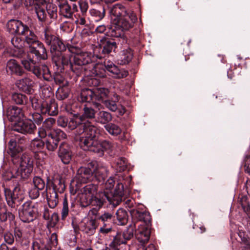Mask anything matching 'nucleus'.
<instances>
[{
    "instance_id": "obj_1",
    "label": "nucleus",
    "mask_w": 250,
    "mask_h": 250,
    "mask_svg": "<svg viewBox=\"0 0 250 250\" xmlns=\"http://www.w3.org/2000/svg\"><path fill=\"white\" fill-rule=\"evenodd\" d=\"M43 42L50 47L53 62L61 72L72 73L76 77L81 76L86 70V64L91 62L87 53L72 55L62 52L66 50V46L62 40L52 32L48 26L43 29Z\"/></svg>"
},
{
    "instance_id": "obj_2",
    "label": "nucleus",
    "mask_w": 250,
    "mask_h": 250,
    "mask_svg": "<svg viewBox=\"0 0 250 250\" xmlns=\"http://www.w3.org/2000/svg\"><path fill=\"white\" fill-rule=\"evenodd\" d=\"M82 114L73 115V124L78 125L77 133L79 135L88 136L99 133L98 127L90 120L96 118L95 110L86 105L83 108Z\"/></svg>"
},
{
    "instance_id": "obj_3",
    "label": "nucleus",
    "mask_w": 250,
    "mask_h": 250,
    "mask_svg": "<svg viewBox=\"0 0 250 250\" xmlns=\"http://www.w3.org/2000/svg\"><path fill=\"white\" fill-rule=\"evenodd\" d=\"M98 133L94 135H89L80 137L78 136L76 139L79 141L80 147L85 151H89L96 153L99 156H103L104 150L112 151L116 146L113 142L104 140L100 142L96 139Z\"/></svg>"
},
{
    "instance_id": "obj_4",
    "label": "nucleus",
    "mask_w": 250,
    "mask_h": 250,
    "mask_svg": "<svg viewBox=\"0 0 250 250\" xmlns=\"http://www.w3.org/2000/svg\"><path fill=\"white\" fill-rule=\"evenodd\" d=\"M22 36L25 37V42L29 45V52L34 54L38 60H45L47 53L44 44L38 40L33 31L28 27Z\"/></svg>"
},
{
    "instance_id": "obj_5",
    "label": "nucleus",
    "mask_w": 250,
    "mask_h": 250,
    "mask_svg": "<svg viewBox=\"0 0 250 250\" xmlns=\"http://www.w3.org/2000/svg\"><path fill=\"white\" fill-rule=\"evenodd\" d=\"M110 17L111 23L123 22V23H134L137 20L136 16L121 4H116L110 8Z\"/></svg>"
},
{
    "instance_id": "obj_6",
    "label": "nucleus",
    "mask_w": 250,
    "mask_h": 250,
    "mask_svg": "<svg viewBox=\"0 0 250 250\" xmlns=\"http://www.w3.org/2000/svg\"><path fill=\"white\" fill-rule=\"evenodd\" d=\"M21 63L26 70L32 72L38 78H43L45 81H50L52 79L50 71L46 65L42 64L39 66L35 65L36 62L31 58L22 60Z\"/></svg>"
},
{
    "instance_id": "obj_7",
    "label": "nucleus",
    "mask_w": 250,
    "mask_h": 250,
    "mask_svg": "<svg viewBox=\"0 0 250 250\" xmlns=\"http://www.w3.org/2000/svg\"><path fill=\"white\" fill-rule=\"evenodd\" d=\"M20 167L12 173V178L26 179L30 175L33 170V162L29 156L23 154L20 158Z\"/></svg>"
},
{
    "instance_id": "obj_8",
    "label": "nucleus",
    "mask_w": 250,
    "mask_h": 250,
    "mask_svg": "<svg viewBox=\"0 0 250 250\" xmlns=\"http://www.w3.org/2000/svg\"><path fill=\"white\" fill-rule=\"evenodd\" d=\"M38 214V205L31 201L25 202L19 209V215L23 222L30 223L33 221Z\"/></svg>"
},
{
    "instance_id": "obj_9",
    "label": "nucleus",
    "mask_w": 250,
    "mask_h": 250,
    "mask_svg": "<svg viewBox=\"0 0 250 250\" xmlns=\"http://www.w3.org/2000/svg\"><path fill=\"white\" fill-rule=\"evenodd\" d=\"M140 205H135V208L129 210L132 218V223L133 225L137 224L138 226H144L147 224H151V218L150 213L144 208L140 207Z\"/></svg>"
},
{
    "instance_id": "obj_10",
    "label": "nucleus",
    "mask_w": 250,
    "mask_h": 250,
    "mask_svg": "<svg viewBox=\"0 0 250 250\" xmlns=\"http://www.w3.org/2000/svg\"><path fill=\"white\" fill-rule=\"evenodd\" d=\"M4 193L8 205L14 209H16L24 198L22 191L18 186L15 187L13 191L5 189Z\"/></svg>"
},
{
    "instance_id": "obj_11",
    "label": "nucleus",
    "mask_w": 250,
    "mask_h": 250,
    "mask_svg": "<svg viewBox=\"0 0 250 250\" xmlns=\"http://www.w3.org/2000/svg\"><path fill=\"white\" fill-rule=\"evenodd\" d=\"M66 138L64 131L59 128L54 129L50 132L44 143L46 148L50 151H54L58 147L59 142Z\"/></svg>"
},
{
    "instance_id": "obj_12",
    "label": "nucleus",
    "mask_w": 250,
    "mask_h": 250,
    "mask_svg": "<svg viewBox=\"0 0 250 250\" xmlns=\"http://www.w3.org/2000/svg\"><path fill=\"white\" fill-rule=\"evenodd\" d=\"M133 25L132 23H127L126 24L123 22L111 23L108 27L107 34L108 36L114 38H121L124 36V31L128 30L132 28Z\"/></svg>"
},
{
    "instance_id": "obj_13",
    "label": "nucleus",
    "mask_w": 250,
    "mask_h": 250,
    "mask_svg": "<svg viewBox=\"0 0 250 250\" xmlns=\"http://www.w3.org/2000/svg\"><path fill=\"white\" fill-rule=\"evenodd\" d=\"M12 129L23 134L34 133L36 130L35 124L29 119L18 121L12 126Z\"/></svg>"
},
{
    "instance_id": "obj_14",
    "label": "nucleus",
    "mask_w": 250,
    "mask_h": 250,
    "mask_svg": "<svg viewBox=\"0 0 250 250\" xmlns=\"http://www.w3.org/2000/svg\"><path fill=\"white\" fill-rule=\"evenodd\" d=\"M73 228L75 232L81 230L88 235H92L95 232L97 227L96 221L93 219L86 220L82 221L78 226L72 222Z\"/></svg>"
},
{
    "instance_id": "obj_15",
    "label": "nucleus",
    "mask_w": 250,
    "mask_h": 250,
    "mask_svg": "<svg viewBox=\"0 0 250 250\" xmlns=\"http://www.w3.org/2000/svg\"><path fill=\"white\" fill-rule=\"evenodd\" d=\"M8 31L12 34L22 35L25 33L28 26L23 24L21 21L16 20H10L7 24Z\"/></svg>"
},
{
    "instance_id": "obj_16",
    "label": "nucleus",
    "mask_w": 250,
    "mask_h": 250,
    "mask_svg": "<svg viewBox=\"0 0 250 250\" xmlns=\"http://www.w3.org/2000/svg\"><path fill=\"white\" fill-rule=\"evenodd\" d=\"M58 155L64 164H68L72 157V152L70 146L65 142L61 143L59 146Z\"/></svg>"
},
{
    "instance_id": "obj_17",
    "label": "nucleus",
    "mask_w": 250,
    "mask_h": 250,
    "mask_svg": "<svg viewBox=\"0 0 250 250\" xmlns=\"http://www.w3.org/2000/svg\"><path fill=\"white\" fill-rule=\"evenodd\" d=\"M151 224H147L144 226H137L135 235L137 239L141 243H145L148 242L150 234Z\"/></svg>"
},
{
    "instance_id": "obj_18",
    "label": "nucleus",
    "mask_w": 250,
    "mask_h": 250,
    "mask_svg": "<svg viewBox=\"0 0 250 250\" xmlns=\"http://www.w3.org/2000/svg\"><path fill=\"white\" fill-rule=\"evenodd\" d=\"M73 116L70 118L69 120H68L67 117L64 116H60L57 118V124L58 126L64 128L66 127H68V129L70 130H73L76 129L75 131V140L76 141L78 142L79 141L76 139V138L78 136L80 137H83V135H79L77 133L78 125L73 124Z\"/></svg>"
},
{
    "instance_id": "obj_19",
    "label": "nucleus",
    "mask_w": 250,
    "mask_h": 250,
    "mask_svg": "<svg viewBox=\"0 0 250 250\" xmlns=\"http://www.w3.org/2000/svg\"><path fill=\"white\" fill-rule=\"evenodd\" d=\"M75 178L78 183H86L92 180L93 171L90 167H82L78 169Z\"/></svg>"
},
{
    "instance_id": "obj_20",
    "label": "nucleus",
    "mask_w": 250,
    "mask_h": 250,
    "mask_svg": "<svg viewBox=\"0 0 250 250\" xmlns=\"http://www.w3.org/2000/svg\"><path fill=\"white\" fill-rule=\"evenodd\" d=\"M41 112L42 114H47L49 116L56 115L58 113V105L55 100L48 99L44 100Z\"/></svg>"
},
{
    "instance_id": "obj_21",
    "label": "nucleus",
    "mask_w": 250,
    "mask_h": 250,
    "mask_svg": "<svg viewBox=\"0 0 250 250\" xmlns=\"http://www.w3.org/2000/svg\"><path fill=\"white\" fill-rule=\"evenodd\" d=\"M22 237V230L18 227L14 228V234L9 231H7L3 234L4 243L10 245L14 244L15 238L16 242H20Z\"/></svg>"
},
{
    "instance_id": "obj_22",
    "label": "nucleus",
    "mask_w": 250,
    "mask_h": 250,
    "mask_svg": "<svg viewBox=\"0 0 250 250\" xmlns=\"http://www.w3.org/2000/svg\"><path fill=\"white\" fill-rule=\"evenodd\" d=\"M104 67L109 72L113 74L115 78L121 79L126 77L128 73L124 69H119L112 62L107 61L104 62Z\"/></svg>"
},
{
    "instance_id": "obj_23",
    "label": "nucleus",
    "mask_w": 250,
    "mask_h": 250,
    "mask_svg": "<svg viewBox=\"0 0 250 250\" xmlns=\"http://www.w3.org/2000/svg\"><path fill=\"white\" fill-rule=\"evenodd\" d=\"M7 116L10 121L19 120L23 117H27L26 114L22 108L16 106H10L7 110Z\"/></svg>"
},
{
    "instance_id": "obj_24",
    "label": "nucleus",
    "mask_w": 250,
    "mask_h": 250,
    "mask_svg": "<svg viewBox=\"0 0 250 250\" xmlns=\"http://www.w3.org/2000/svg\"><path fill=\"white\" fill-rule=\"evenodd\" d=\"M8 147L7 152L13 158L12 161L13 163L15 164V161L17 158H19V154L22 151L23 147L21 146L17 145V142L13 139H11L9 141Z\"/></svg>"
},
{
    "instance_id": "obj_25",
    "label": "nucleus",
    "mask_w": 250,
    "mask_h": 250,
    "mask_svg": "<svg viewBox=\"0 0 250 250\" xmlns=\"http://www.w3.org/2000/svg\"><path fill=\"white\" fill-rule=\"evenodd\" d=\"M120 100V96L116 93H111L110 96L103 102L106 108L112 112H115L118 109L117 103Z\"/></svg>"
},
{
    "instance_id": "obj_26",
    "label": "nucleus",
    "mask_w": 250,
    "mask_h": 250,
    "mask_svg": "<svg viewBox=\"0 0 250 250\" xmlns=\"http://www.w3.org/2000/svg\"><path fill=\"white\" fill-rule=\"evenodd\" d=\"M102 53L104 55H108L115 52L117 48L116 42L113 39H105L102 41L100 44Z\"/></svg>"
},
{
    "instance_id": "obj_27",
    "label": "nucleus",
    "mask_w": 250,
    "mask_h": 250,
    "mask_svg": "<svg viewBox=\"0 0 250 250\" xmlns=\"http://www.w3.org/2000/svg\"><path fill=\"white\" fill-rule=\"evenodd\" d=\"M33 83L32 80L28 78H24L16 82L18 88L27 94H31L33 92Z\"/></svg>"
},
{
    "instance_id": "obj_28",
    "label": "nucleus",
    "mask_w": 250,
    "mask_h": 250,
    "mask_svg": "<svg viewBox=\"0 0 250 250\" xmlns=\"http://www.w3.org/2000/svg\"><path fill=\"white\" fill-rule=\"evenodd\" d=\"M7 71L12 75L19 76H22L24 72L20 64L14 59H11L7 62Z\"/></svg>"
},
{
    "instance_id": "obj_29",
    "label": "nucleus",
    "mask_w": 250,
    "mask_h": 250,
    "mask_svg": "<svg viewBox=\"0 0 250 250\" xmlns=\"http://www.w3.org/2000/svg\"><path fill=\"white\" fill-rule=\"evenodd\" d=\"M106 198V191L99 192L95 195L91 196V205L99 209L102 207L104 203L105 202Z\"/></svg>"
},
{
    "instance_id": "obj_30",
    "label": "nucleus",
    "mask_w": 250,
    "mask_h": 250,
    "mask_svg": "<svg viewBox=\"0 0 250 250\" xmlns=\"http://www.w3.org/2000/svg\"><path fill=\"white\" fill-rule=\"evenodd\" d=\"M45 191L49 207L52 208H55L59 202L58 193L56 192L55 190H51L50 188H47V187H46Z\"/></svg>"
},
{
    "instance_id": "obj_31",
    "label": "nucleus",
    "mask_w": 250,
    "mask_h": 250,
    "mask_svg": "<svg viewBox=\"0 0 250 250\" xmlns=\"http://www.w3.org/2000/svg\"><path fill=\"white\" fill-rule=\"evenodd\" d=\"M112 120L111 114L107 111L100 110L96 114L95 121L101 125H107Z\"/></svg>"
},
{
    "instance_id": "obj_32",
    "label": "nucleus",
    "mask_w": 250,
    "mask_h": 250,
    "mask_svg": "<svg viewBox=\"0 0 250 250\" xmlns=\"http://www.w3.org/2000/svg\"><path fill=\"white\" fill-rule=\"evenodd\" d=\"M108 170L107 168L105 166L101 165L98 166L96 167L95 172L94 173L95 177L99 182L104 183L107 177Z\"/></svg>"
},
{
    "instance_id": "obj_33",
    "label": "nucleus",
    "mask_w": 250,
    "mask_h": 250,
    "mask_svg": "<svg viewBox=\"0 0 250 250\" xmlns=\"http://www.w3.org/2000/svg\"><path fill=\"white\" fill-rule=\"evenodd\" d=\"M95 101H103L110 96L108 89L104 87H97L94 89Z\"/></svg>"
},
{
    "instance_id": "obj_34",
    "label": "nucleus",
    "mask_w": 250,
    "mask_h": 250,
    "mask_svg": "<svg viewBox=\"0 0 250 250\" xmlns=\"http://www.w3.org/2000/svg\"><path fill=\"white\" fill-rule=\"evenodd\" d=\"M70 206L67 198L65 197L63 199L62 208L61 211V217L62 220H65L68 216L69 212L73 210L75 207V204L73 202H70Z\"/></svg>"
},
{
    "instance_id": "obj_35",
    "label": "nucleus",
    "mask_w": 250,
    "mask_h": 250,
    "mask_svg": "<svg viewBox=\"0 0 250 250\" xmlns=\"http://www.w3.org/2000/svg\"><path fill=\"white\" fill-rule=\"evenodd\" d=\"M114 218L113 212L104 211L97 216V220L101 221L104 225L110 226L113 222Z\"/></svg>"
},
{
    "instance_id": "obj_36",
    "label": "nucleus",
    "mask_w": 250,
    "mask_h": 250,
    "mask_svg": "<svg viewBox=\"0 0 250 250\" xmlns=\"http://www.w3.org/2000/svg\"><path fill=\"white\" fill-rule=\"evenodd\" d=\"M94 89L91 90L88 88L83 89L80 93V98L83 102L90 103L95 101Z\"/></svg>"
},
{
    "instance_id": "obj_37",
    "label": "nucleus",
    "mask_w": 250,
    "mask_h": 250,
    "mask_svg": "<svg viewBox=\"0 0 250 250\" xmlns=\"http://www.w3.org/2000/svg\"><path fill=\"white\" fill-rule=\"evenodd\" d=\"M60 13L64 17L70 19L72 17L73 11L67 2L60 3L59 5Z\"/></svg>"
},
{
    "instance_id": "obj_38",
    "label": "nucleus",
    "mask_w": 250,
    "mask_h": 250,
    "mask_svg": "<svg viewBox=\"0 0 250 250\" xmlns=\"http://www.w3.org/2000/svg\"><path fill=\"white\" fill-rule=\"evenodd\" d=\"M30 146L32 150L34 153L39 152L43 154V149L45 146L44 140H42L40 139H34L32 141Z\"/></svg>"
},
{
    "instance_id": "obj_39",
    "label": "nucleus",
    "mask_w": 250,
    "mask_h": 250,
    "mask_svg": "<svg viewBox=\"0 0 250 250\" xmlns=\"http://www.w3.org/2000/svg\"><path fill=\"white\" fill-rule=\"evenodd\" d=\"M52 188L51 190H53L57 193H62L65 188V185L63 179L60 177L54 178L52 181Z\"/></svg>"
},
{
    "instance_id": "obj_40",
    "label": "nucleus",
    "mask_w": 250,
    "mask_h": 250,
    "mask_svg": "<svg viewBox=\"0 0 250 250\" xmlns=\"http://www.w3.org/2000/svg\"><path fill=\"white\" fill-rule=\"evenodd\" d=\"M106 200L114 207L118 206L122 201L123 196L117 195L112 192L109 193L107 191H106Z\"/></svg>"
},
{
    "instance_id": "obj_41",
    "label": "nucleus",
    "mask_w": 250,
    "mask_h": 250,
    "mask_svg": "<svg viewBox=\"0 0 250 250\" xmlns=\"http://www.w3.org/2000/svg\"><path fill=\"white\" fill-rule=\"evenodd\" d=\"M117 222L119 225H125L128 221V215L126 211L123 208H119L116 212Z\"/></svg>"
},
{
    "instance_id": "obj_42",
    "label": "nucleus",
    "mask_w": 250,
    "mask_h": 250,
    "mask_svg": "<svg viewBox=\"0 0 250 250\" xmlns=\"http://www.w3.org/2000/svg\"><path fill=\"white\" fill-rule=\"evenodd\" d=\"M89 13L96 21H98L105 16V9L103 7H101L99 9L93 8L89 10Z\"/></svg>"
},
{
    "instance_id": "obj_43",
    "label": "nucleus",
    "mask_w": 250,
    "mask_h": 250,
    "mask_svg": "<svg viewBox=\"0 0 250 250\" xmlns=\"http://www.w3.org/2000/svg\"><path fill=\"white\" fill-rule=\"evenodd\" d=\"M7 219L12 221L15 219V215L10 212H7L6 207L3 205L0 207V221L5 222Z\"/></svg>"
},
{
    "instance_id": "obj_44",
    "label": "nucleus",
    "mask_w": 250,
    "mask_h": 250,
    "mask_svg": "<svg viewBox=\"0 0 250 250\" xmlns=\"http://www.w3.org/2000/svg\"><path fill=\"white\" fill-rule=\"evenodd\" d=\"M70 89L68 86L63 85L58 88L56 92L57 98L59 100H63L68 97Z\"/></svg>"
},
{
    "instance_id": "obj_45",
    "label": "nucleus",
    "mask_w": 250,
    "mask_h": 250,
    "mask_svg": "<svg viewBox=\"0 0 250 250\" xmlns=\"http://www.w3.org/2000/svg\"><path fill=\"white\" fill-rule=\"evenodd\" d=\"M133 57V54L130 49L123 50L120 56V64H125L131 61Z\"/></svg>"
},
{
    "instance_id": "obj_46",
    "label": "nucleus",
    "mask_w": 250,
    "mask_h": 250,
    "mask_svg": "<svg viewBox=\"0 0 250 250\" xmlns=\"http://www.w3.org/2000/svg\"><path fill=\"white\" fill-rule=\"evenodd\" d=\"M11 100L17 104H25L28 101L27 97L21 93H14L12 95Z\"/></svg>"
},
{
    "instance_id": "obj_47",
    "label": "nucleus",
    "mask_w": 250,
    "mask_h": 250,
    "mask_svg": "<svg viewBox=\"0 0 250 250\" xmlns=\"http://www.w3.org/2000/svg\"><path fill=\"white\" fill-rule=\"evenodd\" d=\"M105 129L111 135L117 136L121 134L122 129L116 124L109 123L104 126Z\"/></svg>"
},
{
    "instance_id": "obj_48",
    "label": "nucleus",
    "mask_w": 250,
    "mask_h": 250,
    "mask_svg": "<svg viewBox=\"0 0 250 250\" xmlns=\"http://www.w3.org/2000/svg\"><path fill=\"white\" fill-rule=\"evenodd\" d=\"M47 12L50 19L55 20L58 18L57 7L52 3H48L46 6Z\"/></svg>"
},
{
    "instance_id": "obj_49",
    "label": "nucleus",
    "mask_w": 250,
    "mask_h": 250,
    "mask_svg": "<svg viewBox=\"0 0 250 250\" xmlns=\"http://www.w3.org/2000/svg\"><path fill=\"white\" fill-rule=\"evenodd\" d=\"M97 189V186L96 185L90 184L83 187L81 190V192L82 194L86 195L93 196Z\"/></svg>"
},
{
    "instance_id": "obj_50",
    "label": "nucleus",
    "mask_w": 250,
    "mask_h": 250,
    "mask_svg": "<svg viewBox=\"0 0 250 250\" xmlns=\"http://www.w3.org/2000/svg\"><path fill=\"white\" fill-rule=\"evenodd\" d=\"M137 226H135V224L133 225L131 224L125 230L122 234L124 236V238L127 241L130 240L133 236L134 231L136 230Z\"/></svg>"
},
{
    "instance_id": "obj_51",
    "label": "nucleus",
    "mask_w": 250,
    "mask_h": 250,
    "mask_svg": "<svg viewBox=\"0 0 250 250\" xmlns=\"http://www.w3.org/2000/svg\"><path fill=\"white\" fill-rule=\"evenodd\" d=\"M116 169L119 172L125 170L127 167V161L125 158H119L116 161Z\"/></svg>"
},
{
    "instance_id": "obj_52",
    "label": "nucleus",
    "mask_w": 250,
    "mask_h": 250,
    "mask_svg": "<svg viewBox=\"0 0 250 250\" xmlns=\"http://www.w3.org/2000/svg\"><path fill=\"white\" fill-rule=\"evenodd\" d=\"M30 101L33 108L37 111L41 112L44 100H40L34 96H30Z\"/></svg>"
},
{
    "instance_id": "obj_53",
    "label": "nucleus",
    "mask_w": 250,
    "mask_h": 250,
    "mask_svg": "<svg viewBox=\"0 0 250 250\" xmlns=\"http://www.w3.org/2000/svg\"><path fill=\"white\" fill-rule=\"evenodd\" d=\"M126 241L124 237V236L121 233H118L114 237L112 242L111 243L110 246L116 247L121 244H125Z\"/></svg>"
},
{
    "instance_id": "obj_54",
    "label": "nucleus",
    "mask_w": 250,
    "mask_h": 250,
    "mask_svg": "<svg viewBox=\"0 0 250 250\" xmlns=\"http://www.w3.org/2000/svg\"><path fill=\"white\" fill-rule=\"evenodd\" d=\"M36 13L39 21L42 22H45L46 18V14L43 7L35 6Z\"/></svg>"
},
{
    "instance_id": "obj_55",
    "label": "nucleus",
    "mask_w": 250,
    "mask_h": 250,
    "mask_svg": "<svg viewBox=\"0 0 250 250\" xmlns=\"http://www.w3.org/2000/svg\"><path fill=\"white\" fill-rule=\"evenodd\" d=\"M34 187L42 190L45 188V182L39 176H35L33 180Z\"/></svg>"
},
{
    "instance_id": "obj_56",
    "label": "nucleus",
    "mask_w": 250,
    "mask_h": 250,
    "mask_svg": "<svg viewBox=\"0 0 250 250\" xmlns=\"http://www.w3.org/2000/svg\"><path fill=\"white\" fill-rule=\"evenodd\" d=\"M29 116L31 117H29V119L34 123H36L37 125L41 124L43 121V117L41 114L38 112L30 113Z\"/></svg>"
},
{
    "instance_id": "obj_57",
    "label": "nucleus",
    "mask_w": 250,
    "mask_h": 250,
    "mask_svg": "<svg viewBox=\"0 0 250 250\" xmlns=\"http://www.w3.org/2000/svg\"><path fill=\"white\" fill-rule=\"evenodd\" d=\"M91 196H88L82 193L80 202L81 207L85 208L89 205H91Z\"/></svg>"
},
{
    "instance_id": "obj_58",
    "label": "nucleus",
    "mask_w": 250,
    "mask_h": 250,
    "mask_svg": "<svg viewBox=\"0 0 250 250\" xmlns=\"http://www.w3.org/2000/svg\"><path fill=\"white\" fill-rule=\"evenodd\" d=\"M41 89L42 92V95L44 98H50L53 95L51 87L48 85H43L41 86Z\"/></svg>"
},
{
    "instance_id": "obj_59",
    "label": "nucleus",
    "mask_w": 250,
    "mask_h": 250,
    "mask_svg": "<svg viewBox=\"0 0 250 250\" xmlns=\"http://www.w3.org/2000/svg\"><path fill=\"white\" fill-rule=\"evenodd\" d=\"M242 207L244 211L246 213L248 218L250 221V204L246 198H243L241 203Z\"/></svg>"
},
{
    "instance_id": "obj_60",
    "label": "nucleus",
    "mask_w": 250,
    "mask_h": 250,
    "mask_svg": "<svg viewBox=\"0 0 250 250\" xmlns=\"http://www.w3.org/2000/svg\"><path fill=\"white\" fill-rule=\"evenodd\" d=\"M11 42L15 48L23 47V41L20 37L16 36L11 38Z\"/></svg>"
},
{
    "instance_id": "obj_61",
    "label": "nucleus",
    "mask_w": 250,
    "mask_h": 250,
    "mask_svg": "<svg viewBox=\"0 0 250 250\" xmlns=\"http://www.w3.org/2000/svg\"><path fill=\"white\" fill-rule=\"evenodd\" d=\"M50 76L52 79L50 81H47V82H51L54 80L56 84H61L63 83L64 81V78L59 73H55L53 76H52L50 73Z\"/></svg>"
},
{
    "instance_id": "obj_62",
    "label": "nucleus",
    "mask_w": 250,
    "mask_h": 250,
    "mask_svg": "<svg viewBox=\"0 0 250 250\" xmlns=\"http://www.w3.org/2000/svg\"><path fill=\"white\" fill-rule=\"evenodd\" d=\"M244 167L246 173L250 175V155L247 154L244 159Z\"/></svg>"
},
{
    "instance_id": "obj_63",
    "label": "nucleus",
    "mask_w": 250,
    "mask_h": 250,
    "mask_svg": "<svg viewBox=\"0 0 250 250\" xmlns=\"http://www.w3.org/2000/svg\"><path fill=\"white\" fill-rule=\"evenodd\" d=\"M79 5L82 14H86L88 8V4L87 1L84 0H80L79 1Z\"/></svg>"
},
{
    "instance_id": "obj_64",
    "label": "nucleus",
    "mask_w": 250,
    "mask_h": 250,
    "mask_svg": "<svg viewBox=\"0 0 250 250\" xmlns=\"http://www.w3.org/2000/svg\"><path fill=\"white\" fill-rule=\"evenodd\" d=\"M32 249L33 250H52V248H51L49 246H41L39 243L37 242H34L32 244Z\"/></svg>"
}]
</instances>
